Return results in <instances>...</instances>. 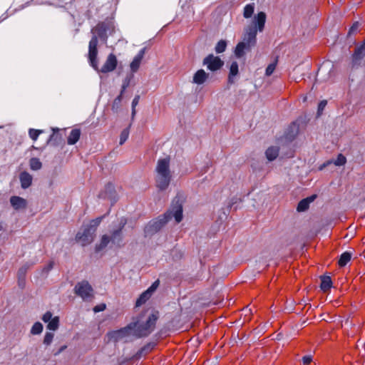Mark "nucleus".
I'll list each match as a JSON object with an SVG mask.
<instances>
[{"instance_id":"f257e3e1","label":"nucleus","mask_w":365,"mask_h":365,"mask_svg":"<svg viewBox=\"0 0 365 365\" xmlns=\"http://www.w3.org/2000/svg\"><path fill=\"white\" fill-rule=\"evenodd\" d=\"M157 319L156 313L141 316L135 322L123 329L108 332V341H128L136 337L147 336L153 330Z\"/></svg>"},{"instance_id":"f03ea898","label":"nucleus","mask_w":365,"mask_h":365,"mask_svg":"<svg viewBox=\"0 0 365 365\" xmlns=\"http://www.w3.org/2000/svg\"><path fill=\"white\" fill-rule=\"evenodd\" d=\"M171 158L169 156L158 160L155 168V183L156 187L161 190L168 188L173 178V171L170 168Z\"/></svg>"},{"instance_id":"7ed1b4c3","label":"nucleus","mask_w":365,"mask_h":365,"mask_svg":"<svg viewBox=\"0 0 365 365\" xmlns=\"http://www.w3.org/2000/svg\"><path fill=\"white\" fill-rule=\"evenodd\" d=\"M97 45H98V38L96 36H93L92 38L91 39L89 42V46H88V59L90 61L91 66L97 71L107 73L113 71L118 65V59L115 54L110 53L102 67L98 69V49H97Z\"/></svg>"},{"instance_id":"20e7f679","label":"nucleus","mask_w":365,"mask_h":365,"mask_svg":"<svg viewBox=\"0 0 365 365\" xmlns=\"http://www.w3.org/2000/svg\"><path fill=\"white\" fill-rule=\"evenodd\" d=\"M175 218L177 223L182 220V207L180 203L173 205L171 208L163 215L151 220L145 227L147 235H153L159 231L172 218Z\"/></svg>"},{"instance_id":"39448f33","label":"nucleus","mask_w":365,"mask_h":365,"mask_svg":"<svg viewBox=\"0 0 365 365\" xmlns=\"http://www.w3.org/2000/svg\"><path fill=\"white\" fill-rule=\"evenodd\" d=\"M266 14L263 11L258 12L254 16L251 22L244 30L242 41L251 48L255 46L257 43V34L264 30L266 22Z\"/></svg>"},{"instance_id":"423d86ee","label":"nucleus","mask_w":365,"mask_h":365,"mask_svg":"<svg viewBox=\"0 0 365 365\" xmlns=\"http://www.w3.org/2000/svg\"><path fill=\"white\" fill-rule=\"evenodd\" d=\"M102 217H98L91 220L88 225H85L81 230H80L76 236V241L82 246H86L91 244L96 236V232L98 226L101 223Z\"/></svg>"},{"instance_id":"0eeeda50","label":"nucleus","mask_w":365,"mask_h":365,"mask_svg":"<svg viewBox=\"0 0 365 365\" xmlns=\"http://www.w3.org/2000/svg\"><path fill=\"white\" fill-rule=\"evenodd\" d=\"M76 293L83 299H88L92 297L93 289L88 282L83 281L75 287Z\"/></svg>"},{"instance_id":"6e6552de","label":"nucleus","mask_w":365,"mask_h":365,"mask_svg":"<svg viewBox=\"0 0 365 365\" xmlns=\"http://www.w3.org/2000/svg\"><path fill=\"white\" fill-rule=\"evenodd\" d=\"M203 64L206 66L210 71H215L222 67L224 62L220 57L210 54L205 58Z\"/></svg>"},{"instance_id":"1a4fd4ad","label":"nucleus","mask_w":365,"mask_h":365,"mask_svg":"<svg viewBox=\"0 0 365 365\" xmlns=\"http://www.w3.org/2000/svg\"><path fill=\"white\" fill-rule=\"evenodd\" d=\"M159 286V281L157 280L154 282L152 285L144 292H143L139 298L137 299L136 302V306L139 307L144 304L148 299H150V297L152 296V294L155 292V291L157 289V288Z\"/></svg>"},{"instance_id":"9d476101","label":"nucleus","mask_w":365,"mask_h":365,"mask_svg":"<svg viewBox=\"0 0 365 365\" xmlns=\"http://www.w3.org/2000/svg\"><path fill=\"white\" fill-rule=\"evenodd\" d=\"M125 222L121 221L120 225L117 230H115L112 232V235L110 237L111 243L115 246L120 247L123 242V235L121 232V230L125 225Z\"/></svg>"},{"instance_id":"9b49d317","label":"nucleus","mask_w":365,"mask_h":365,"mask_svg":"<svg viewBox=\"0 0 365 365\" xmlns=\"http://www.w3.org/2000/svg\"><path fill=\"white\" fill-rule=\"evenodd\" d=\"M364 59H365V40L359 46L356 47L353 54V63L354 65H359Z\"/></svg>"},{"instance_id":"f8f14e48","label":"nucleus","mask_w":365,"mask_h":365,"mask_svg":"<svg viewBox=\"0 0 365 365\" xmlns=\"http://www.w3.org/2000/svg\"><path fill=\"white\" fill-rule=\"evenodd\" d=\"M145 53V48H143L139 51L138 54L133 58V61L130 63V68L131 72L135 73L140 68L142 60Z\"/></svg>"},{"instance_id":"ddd939ff","label":"nucleus","mask_w":365,"mask_h":365,"mask_svg":"<svg viewBox=\"0 0 365 365\" xmlns=\"http://www.w3.org/2000/svg\"><path fill=\"white\" fill-rule=\"evenodd\" d=\"M10 203L16 210H24L26 207L27 201L19 196H12L10 198Z\"/></svg>"},{"instance_id":"4468645a","label":"nucleus","mask_w":365,"mask_h":365,"mask_svg":"<svg viewBox=\"0 0 365 365\" xmlns=\"http://www.w3.org/2000/svg\"><path fill=\"white\" fill-rule=\"evenodd\" d=\"M209 77V74L203 69L197 71L192 77V83L197 85H201L206 82Z\"/></svg>"},{"instance_id":"2eb2a0df","label":"nucleus","mask_w":365,"mask_h":365,"mask_svg":"<svg viewBox=\"0 0 365 365\" xmlns=\"http://www.w3.org/2000/svg\"><path fill=\"white\" fill-rule=\"evenodd\" d=\"M317 197L316 195H311L305 199L302 200L297 205V211L304 212L307 210L311 202H312Z\"/></svg>"},{"instance_id":"dca6fc26","label":"nucleus","mask_w":365,"mask_h":365,"mask_svg":"<svg viewBox=\"0 0 365 365\" xmlns=\"http://www.w3.org/2000/svg\"><path fill=\"white\" fill-rule=\"evenodd\" d=\"M32 176L27 172H22L20 174L19 180L22 188L26 189L31 186L32 183Z\"/></svg>"},{"instance_id":"f3484780","label":"nucleus","mask_w":365,"mask_h":365,"mask_svg":"<svg viewBox=\"0 0 365 365\" xmlns=\"http://www.w3.org/2000/svg\"><path fill=\"white\" fill-rule=\"evenodd\" d=\"M251 48H252L250 46L245 44V43L240 41L236 46L235 54L237 58H241L247 51H250Z\"/></svg>"},{"instance_id":"a211bd4d","label":"nucleus","mask_w":365,"mask_h":365,"mask_svg":"<svg viewBox=\"0 0 365 365\" xmlns=\"http://www.w3.org/2000/svg\"><path fill=\"white\" fill-rule=\"evenodd\" d=\"M265 155L268 160H275L279 155V148L277 146L269 147L265 152Z\"/></svg>"},{"instance_id":"6ab92c4d","label":"nucleus","mask_w":365,"mask_h":365,"mask_svg":"<svg viewBox=\"0 0 365 365\" xmlns=\"http://www.w3.org/2000/svg\"><path fill=\"white\" fill-rule=\"evenodd\" d=\"M81 131L79 129H73L71 131L67 142L69 145H74L80 138Z\"/></svg>"},{"instance_id":"aec40b11","label":"nucleus","mask_w":365,"mask_h":365,"mask_svg":"<svg viewBox=\"0 0 365 365\" xmlns=\"http://www.w3.org/2000/svg\"><path fill=\"white\" fill-rule=\"evenodd\" d=\"M238 74V64L237 62H232L230 68L228 81L230 83L235 82L234 78Z\"/></svg>"},{"instance_id":"412c9836","label":"nucleus","mask_w":365,"mask_h":365,"mask_svg":"<svg viewBox=\"0 0 365 365\" xmlns=\"http://www.w3.org/2000/svg\"><path fill=\"white\" fill-rule=\"evenodd\" d=\"M332 65L330 62L324 63L318 70L317 76L323 78L324 75L328 72L329 73L332 68Z\"/></svg>"},{"instance_id":"4be33fe9","label":"nucleus","mask_w":365,"mask_h":365,"mask_svg":"<svg viewBox=\"0 0 365 365\" xmlns=\"http://www.w3.org/2000/svg\"><path fill=\"white\" fill-rule=\"evenodd\" d=\"M334 163L335 165L336 166H341V165H343L346 163V158L341 155V154H339L336 159L334 161H327L326 163H324L322 166H321L320 168V170H322L323 168L326 167L327 165L331 164V163Z\"/></svg>"},{"instance_id":"5701e85b","label":"nucleus","mask_w":365,"mask_h":365,"mask_svg":"<svg viewBox=\"0 0 365 365\" xmlns=\"http://www.w3.org/2000/svg\"><path fill=\"white\" fill-rule=\"evenodd\" d=\"M332 282L329 276H324L321 278V289L326 292L331 287Z\"/></svg>"},{"instance_id":"b1692460","label":"nucleus","mask_w":365,"mask_h":365,"mask_svg":"<svg viewBox=\"0 0 365 365\" xmlns=\"http://www.w3.org/2000/svg\"><path fill=\"white\" fill-rule=\"evenodd\" d=\"M111 242L110 238H109L106 235L102 236L101 239V242L96 245V250L99 252L104 249L109 242Z\"/></svg>"},{"instance_id":"393cba45","label":"nucleus","mask_w":365,"mask_h":365,"mask_svg":"<svg viewBox=\"0 0 365 365\" xmlns=\"http://www.w3.org/2000/svg\"><path fill=\"white\" fill-rule=\"evenodd\" d=\"M29 166L32 170H38L42 167V163L38 158H32L29 160Z\"/></svg>"},{"instance_id":"a878e982","label":"nucleus","mask_w":365,"mask_h":365,"mask_svg":"<svg viewBox=\"0 0 365 365\" xmlns=\"http://www.w3.org/2000/svg\"><path fill=\"white\" fill-rule=\"evenodd\" d=\"M255 11V4H247L244 8L243 16L245 19L250 18Z\"/></svg>"},{"instance_id":"bb28decb","label":"nucleus","mask_w":365,"mask_h":365,"mask_svg":"<svg viewBox=\"0 0 365 365\" xmlns=\"http://www.w3.org/2000/svg\"><path fill=\"white\" fill-rule=\"evenodd\" d=\"M351 255L349 252H345L340 256L339 264L341 267L345 266L351 259Z\"/></svg>"},{"instance_id":"cd10ccee","label":"nucleus","mask_w":365,"mask_h":365,"mask_svg":"<svg viewBox=\"0 0 365 365\" xmlns=\"http://www.w3.org/2000/svg\"><path fill=\"white\" fill-rule=\"evenodd\" d=\"M59 326V318L58 317H54L48 323L47 329L51 331H56L58 329Z\"/></svg>"},{"instance_id":"c85d7f7f","label":"nucleus","mask_w":365,"mask_h":365,"mask_svg":"<svg viewBox=\"0 0 365 365\" xmlns=\"http://www.w3.org/2000/svg\"><path fill=\"white\" fill-rule=\"evenodd\" d=\"M43 331V325L40 322H36L34 324L31 329V334L33 335L40 334Z\"/></svg>"},{"instance_id":"c756f323","label":"nucleus","mask_w":365,"mask_h":365,"mask_svg":"<svg viewBox=\"0 0 365 365\" xmlns=\"http://www.w3.org/2000/svg\"><path fill=\"white\" fill-rule=\"evenodd\" d=\"M226 47H227V42L224 40H220V41H218V43H217L216 46H215V51L217 53H222L225 51Z\"/></svg>"},{"instance_id":"7c9ffc66","label":"nucleus","mask_w":365,"mask_h":365,"mask_svg":"<svg viewBox=\"0 0 365 365\" xmlns=\"http://www.w3.org/2000/svg\"><path fill=\"white\" fill-rule=\"evenodd\" d=\"M54 337V334L51 332H46L44 339H43V344L46 346H48L51 344L53 339Z\"/></svg>"},{"instance_id":"2f4dec72","label":"nucleus","mask_w":365,"mask_h":365,"mask_svg":"<svg viewBox=\"0 0 365 365\" xmlns=\"http://www.w3.org/2000/svg\"><path fill=\"white\" fill-rule=\"evenodd\" d=\"M129 131L128 129H124L120 135V145H123L128 138Z\"/></svg>"},{"instance_id":"473e14b6","label":"nucleus","mask_w":365,"mask_h":365,"mask_svg":"<svg viewBox=\"0 0 365 365\" xmlns=\"http://www.w3.org/2000/svg\"><path fill=\"white\" fill-rule=\"evenodd\" d=\"M42 133V130H35V129H30L29 130V136L30 138L34 140H36V139L38 138V136L39 135V134H41Z\"/></svg>"},{"instance_id":"72a5a7b5","label":"nucleus","mask_w":365,"mask_h":365,"mask_svg":"<svg viewBox=\"0 0 365 365\" xmlns=\"http://www.w3.org/2000/svg\"><path fill=\"white\" fill-rule=\"evenodd\" d=\"M29 269V265L26 264L24 265H23L18 271V276H19V278L21 279V278H24L27 270Z\"/></svg>"},{"instance_id":"f704fd0d","label":"nucleus","mask_w":365,"mask_h":365,"mask_svg":"<svg viewBox=\"0 0 365 365\" xmlns=\"http://www.w3.org/2000/svg\"><path fill=\"white\" fill-rule=\"evenodd\" d=\"M276 68V63H270L266 68L265 75L269 76L273 73Z\"/></svg>"},{"instance_id":"c9c22d12","label":"nucleus","mask_w":365,"mask_h":365,"mask_svg":"<svg viewBox=\"0 0 365 365\" xmlns=\"http://www.w3.org/2000/svg\"><path fill=\"white\" fill-rule=\"evenodd\" d=\"M139 100H140V96H136L133 101H132V117L133 118L134 115H135V107L139 103Z\"/></svg>"},{"instance_id":"e433bc0d","label":"nucleus","mask_w":365,"mask_h":365,"mask_svg":"<svg viewBox=\"0 0 365 365\" xmlns=\"http://www.w3.org/2000/svg\"><path fill=\"white\" fill-rule=\"evenodd\" d=\"M52 314L51 312H46L42 317V320L48 323L52 319Z\"/></svg>"},{"instance_id":"4c0bfd02","label":"nucleus","mask_w":365,"mask_h":365,"mask_svg":"<svg viewBox=\"0 0 365 365\" xmlns=\"http://www.w3.org/2000/svg\"><path fill=\"white\" fill-rule=\"evenodd\" d=\"M312 361V356L311 355H307L303 356L302 362L304 364L307 365L310 364Z\"/></svg>"},{"instance_id":"58836bf2","label":"nucleus","mask_w":365,"mask_h":365,"mask_svg":"<svg viewBox=\"0 0 365 365\" xmlns=\"http://www.w3.org/2000/svg\"><path fill=\"white\" fill-rule=\"evenodd\" d=\"M105 309H106V304H100V305L96 306V307L93 308V311H94L95 312H102V311H103Z\"/></svg>"},{"instance_id":"ea45409f","label":"nucleus","mask_w":365,"mask_h":365,"mask_svg":"<svg viewBox=\"0 0 365 365\" xmlns=\"http://www.w3.org/2000/svg\"><path fill=\"white\" fill-rule=\"evenodd\" d=\"M326 105H327L326 101H321L318 106V113L322 112V110L325 108Z\"/></svg>"},{"instance_id":"a19ab883","label":"nucleus","mask_w":365,"mask_h":365,"mask_svg":"<svg viewBox=\"0 0 365 365\" xmlns=\"http://www.w3.org/2000/svg\"><path fill=\"white\" fill-rule=\"evenodd\" d=\"M359 25L358 22L354 23L349 30V34L355 32L358 29Z\"/></svg>"},{"instance_id":"79ce46f5","label":"nucleus","mask_w":365,"mask_h":365,"mask_svg":"<svg viewBox=\"0 0 365 365\" xmlns=\"http://www.w3.org/2000/svg\"><path fill=\"white\" fill-rule=\"evenodd\" d=\"M121 98H122V93H120V96H118L115 99V102H118V103L120 102V101H121Z\"/></svg>"},{"instance_id":"37998d69","label":"nucleus","mask_w":365,"mask_h":365,"mask_svg":"<svg viewBox=\"0 0 365 365\" xmlns=\"http://www.w3.org/2000/svg\"><path fill=\"white\" fill-rule=\"evenodd\" d=\"M126 86H127V85H125V84H124V85L123 86V88H122L121 93H123V91H124V90L125 89Z\"/></svg>"}]
</instances>
